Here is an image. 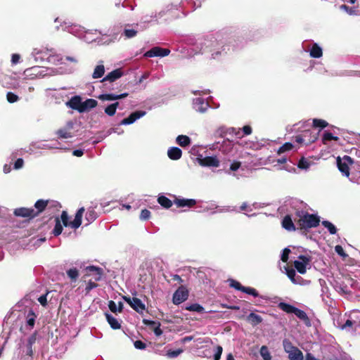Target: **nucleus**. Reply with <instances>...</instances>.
Returning <instances> with one entry per match:
<instances>
[{"instance_id":"obj_47","label":"nucleus","mask_w":360,"mask_h":360,"mask_svg":"<svg viewBox=\"0 0 360 360\" xmlns=\"http://www.w3.org/2000/svg\"><path fill=\"white\" fill-rule=\"evenodd\" d=\"M63 231V226L58 219L56 220L54 229L53 230V234L55 236H59Z\"/></svg>"},{"instance_id":"obj_17","label":"nucleus","mask_w":360,"mask_h":360,"mask_svg":"<svg viewBox=\"0 0 360 360\" xmlns=\"http://www.w3.org/2000/svg\"><path fill=\"white\" fill-rule=\"evenodd\" d=\"M16 216L22 217H34L37 215L36 211L32 208L20 207L17 208L14 211Z\"/></svg>"},{"instance_id":"obj_56","label":"nucleus","mask_w":360,"mask_h":360,"mask_svg":"<svg viewBox=\"0 0 360 360\" xmlns=\"http://www.w3.org/2000/svg\"><path fill=\"white\" fill-rule=\"evenodd\" d=\"M292 283L296 285H305L307 282L302 278L300 276L295 275V279L292 281Z\"/></svg>"},{"instance_id":"obj_11","label":"nucleus","mask_w":360,"mask_h":360,"mask_svg":"<svg viewBox=\"0 0 360 360\" xmlns=\"http://www.w3.org/2000/svg\"><path fill=\"white\" fill-rule=\"evenodd\" d=\"M124 300L130 305V307L139 314L146 310V306L142 301L136 297H124Z\"/></svg>"},{"instance_id":"obj_55","label":"nucleus","mask_w":360,"mask_h":360,"mask_svg":"<svg viewBox=\"0 0 360 360\" xmlns=\"http://www.w3.org/2000/svg\"><path fill=\"white\" fill-rule=\"evenodd\" d=\"M230 285L231 287L243 292V289L244 286H243L239 282L235 281V280H230Z\"/></svg>"},{"instance_id":"obj_6","label":"nucleus","mask_w":360,"mask_h":360,"mask_svg":"<svg viewBox=\"0 0 360 360\" xmlns=\"http://www.w3.org/2000/svg\"><path fill=\"white\" fill-rule=\"evenodd\" d=\"M61 27L63 30L67 31L79 39L86 40V34L89 33L80 25H68L65 22Z\"/></svg>"},{"instance_id":"obj_37","label":"nucleus","mask_w":360,"mask_h":360,"mask_svg":"<svg viewBox=\"0 0 360 360\" xmlns=\"http://www.w3.org/2000/svg\"><path fill=\"white\" fill-rule=\"evenodd\" d=\"M118 105H119L118 102H116V103L109 105L108 106H107L105 108V112L109 116L114 115L115 114V112H116V110H117V108L118 107Z\"/></svg>"},{"instance_id":"obj_44","label":"nucleus","mask_w":360,"mask_h":360,"mask_svg":"<svg viewBox=\"0 0 360 360\" xmlns=\"http://www.w3.org/2000/svg\"><path fill=\"white\" fill-rule=\"evenodd\" d=\"M322 224L326 227L330 234H335L337 232L335 226L328 221H323Z\"/></svg>"},{"instance_id":"obj_32","label":"nucleus","mask_w":360,"mask_h":360,"mask_svg":"<svg viewBox=\"0 0 360 360\" xmlns=\"http://www.w3.org/2000/svg\"><path fill=\"white\" fill-rule=\"evenodd\" d=\"M105 73V67L103 64L98 65L94 70L92 77L94 79H98L103 76Z\"/></svg>"},{"instance_id":"obj_53","label":"nucleus","mask_w":360,"mask_h":360,"mask_svg":"<svg viewBox=\"0 0 360 360\" xmlns=\"http://www.w3.org/2000/svg\"><path fill=\"white\" fill-rule=\"evenodd\" d=\"M7 100L9 103H13L18 101L19 98L18 96L12 93V92H8L6 95Z\"/></svg>"},{"instance_id":"obj_28","label":"nucleus","mask_w":360,"mask_h":360,"mask_svg":"<svg viewBox=\"0 0 360 360\" xmlns=\"http://www.w3.org/2000/svg\"><path fill=\"white\" fill-rule=\"evenodd\" d=\"M282 226L287 231H292L295 230V226L289 215H286L282 221Z\"/></svg>"},{"instance_id":"obj_54","label":"nucleus","mask_w":360,"mask_h":360,"mask_svg":"<svg viewBox=\"0 0 360 360\" xmlns=\"http://www.w3.org/2000/svg\"><path fill=\"white\" fill-rule=\"evenodd\" d=\"M298 167L300 168V169H307L309 168V162H308L307 160H306L305 158H302L298 162V165H297Z\"/></svg>"},{"instance_id":"obj_19","label":"nucleus","mask_w":360,"mask_h":360,"mask_svg":"<svg viewBox=\"0 0 360 360\" xmlns=\"http://www.w3.org/2000/svg\"><path fill=\"white\" fill-rule=\"evenodd\" d=\"M209 107V103L202 98L193 100V108L200 112H204Z\"/></svg>"},{"instance_id":"obj_61","label":"nucleus","mask_w":360,"mask_h":360,"mask_svg":"<svg viewBox=\"0 0 360 360\" xmlns=\"http://www.w3.org/2000/svg\"><path fill=\"white\" fill-rule=\"evenodd\" d=\"M150 212L148 210H143L141 212L140 218L142 220L148 219L150 217Z\"/></svg>"},{"instance_id":"obj_7","label":"nucleus","mask_w":360,"mask_h":360,"mask_svg":"<svg viewBox=\"0 0 360 360\" xmlns=\"http://www.w3.org/2000/svg\"><path fill=\"white\" fill-rule=\"evenodd\" d=\"M37 340L36 334L31 335L27 340L26 342L20 340L19 344V349L22 354H25L30 356L33 355L32 346L35 343Z\"/></svg>"},{"instance_id":"obj_4","label":"nucleus","mask_w":360,"mask_h":360,"mask_svg":"<svg viewBox=\"0 0 360 360\" xmlns=\"http://www.w3.org/2000/svg\"><path fill=\"white\" fill-rule=\"evenodd\" d=\"M283 346L285 352L288 353L290 360L304 359V356L302 351L297 347H295L289 340H283Z\"/></svg>"},{"instance_id":"obj_8","label":"nucleus","mask_w":360,"mask_h":360,"mask_svg":"<svg viewBox=\"0 0 360 360\" xmlns=\"http://www.w3.org/2000/svg\"><path fill=\"white\" fill-rule=\"evenodd\" d=\"M319 218L314 214H306L300 220L299 223L303 229L316 227L319 224Z\"/></svg>"},{"instance_id":"obj_35","label":"nucleus","mask_w":360,"mask_h":360,"mask_svg":"<svg viewBox=\"0 0 360 360\" xmlns=\"http://www.w3.org/2000/svg\"><path fill=\"white\" fill-rule=\"evenodd\" d=\"M109 309L112 312H121L122 310L123 304L122 302H119L118 305L114 301H110L108 303Z\"/></svg>"},{"instance_id":"obj_48","label":"nucleus","mask_w":360,"mask_h":360,"mask_svg":"<svg viewBox=\"0 0 360 360\" xmlns=\"http://www.w3.org/2000/svg\"><path fill=\"white\" fill-rule=\"evenodd\" d=\"M293 148V145L291 143H285L281 146L278 150V153L281 154L286 151L291 150Z\"/></svg>"},{"instance_id":"obj_36","label":"nucleus","mask_w":360,"mask_h":360,"mask_svg":"<svg viewBox=\"0 0 360 360\" xmlns=\"http://www.w3.org/2000/svg\"><path fill=\"white\" fill-rule=\"evenodd\" d=\"M294 314L301 320L304 321L306 323H309V318L305 311L296 308Z\"/></svg>"},{"instance_id":"obj_57","label":"nucleus","mask_w":360,"mask_h":360,"mask_svg":"<svg viewBox=\"0 0 360 360\" xmlns=\"http://www.w3.org/2000/svg\"><path fill=\"white\" fill-rule=\"evenodd\" d=\"M182 352H183V350L181 349H179L176 350L169 351L167 352V356L169 358H175V357L178 356L179 354H181Z\"/></svg>"},{"instance_id":"obj_51","label":"nucleus","mask_w":360,"mask_h":360,"mask_svg":"<svg viewBox=\"0 0 360 360\" xmlns=\"http://www.w3.org/2000/svg\"><path fill=\"white\" fill-rule=\"evenodd\" d=\"M243 292L245 293H247L248 295H251L255 297H258V295H259L257 290L255 288H250V287H245L244 286V288L243 289Z\"/></svg>"},{"instance_id":"obj_27","label":"nucleus","mask_w":360,"mask_h":360,"mask_svg":"<svg viewBox=\"0 0 360 360\" xmlns=\"http://www.w3.org/2000/svg\"><path fill=\"white\" fill-rule=\"evenodd\" d=\"M174 203L179 207H191L195 204V200L193 199H176Z\"/></svg>"},{"instance_id":"obj_62","label":"nucleus","mask_w":360,"mask_h":360,"mask_svg":"<svg viewBox=\"0 0 360 360\" xmlns=\"http://www.w3.org/2000/svg\"><path fill=\"white\" fill-rule=\"evenodd\" d=\"M134 345L135 348H136L138 349H143L146 347V344L141 340L135 341L134 343Z\"/></svg>"},{"instance_id":"obj_15","label":"nucleus","mask_w":360,"mask_h":360,"mask_svg":"<svg viewBox=\"0 0 360 360\" xmlns=\"http://www.w3.org/2000/svg\"><path fill=\"white\" fill-rule=\"evenodd\" d=\"M169 50L167 49H162L159 46H155L151 49L150 50L148 51L145 53L144 56L146 57L151 58L155 56H166L169 55Z\"/></svg>"},{"instance_id":"obj_13","label":"nucleus","mask_w":360,"mask_h":360,"mask_svg":"<svg viewBox=\"0 0 360 360\" xmlns=\"http://www.w3.org/2000/svg\"><path fill=\"white\" fill-rule=\"evenodd\" d=\"M50 52H53L52 49H34L32 52V56L36 62H44L46 61L47 56H49Z\"/></svg>"},{"instance_id":"obj_60","label":"nucleus","mask_w":360,"mask_h":360,"mask_svg":"<svg viewBox=\"0 0 360 360\" xmlns=\"http://www.w3.org/2000/svg\"><path fill=\"white\" fill-rule=\"evenodd\" d=\"M124 32L127 38H131L136 34V31L132 29H127Z\"/></svg>"},{"instance_id":"obj_12","label":"nucleus","mask_w":360,"mask_h":360,"mask_svg":"<svg viewBox=\"0 0 360 360\" xmlns=\"http://www.w3.org/2000/svg\"><path fill=\"white\" fill-rule=\"evenodd\" d=\"M217 41L215 40L211 39H205L203 43L201 49L202 53H212V58H216L217 56L219 54V51H215V46H217Z\"/></svg>"},{"instance_id":"obj_46","label":"nucleus","mask_w":360,"mask_h":360,"mask_svg":"<svg viewBox=\"0 0 360 360\" xmlns=\"http://www.w3.org/2000/svg\"><path fill=\"white\" fill-rule=\"evenodd\" d=\"M260 354L264 360H271V356L266 346H262L260 349Z\"/></svg>"},{"instance_id":"obj_16","label":"nucleus","mask_w":360,"mask_h":360,"mask_svg":"<svg viewBox=\"0 0 360 360\" xmlns=\"http://www.w3.org/2000/svg\"><path fill=\"white\" fill-rule=\"evenodd\" d=\"M75 267L79 270V275L83 278L90 275V264L88 262L77 261L75 262Z\"/></svg>"},{"instance_id":"obj_40","label":"nucleus","mask_w":360,"mask_h":360,"mask_svg":"<svg viewBox=\"0 0 360 360\" xmlns=\"http://www.w3.org/2000/svg\"><path fill=\"white\" fill-rule=\"evenodd\" d=\"M158 202L165 208H169L172 205V202L165 196H160L158 199Z\"/></svg>"},{"instance_id":"obj_26","label":"nucleus","mask_w":360,"mask_h":360,"mask_svg":"<svg viewBox=\"0 0 360 360\" xmlns=\"http://www.w3.org/2000/svg\"><path fill=\"white\" fill-rule=\"evenodd\" d=\"M167 155L170 159L176 160L181 158L182 151L177 147H172L168 150Z\"/></svg>"},{"instance_id":"obj_9","label":"nucleus","mask_w":360,"mask_h":360,"mask_svg":"<svg viewBox=\"0 0 360 360\" xmlns=\"http://www.w3.org/2000/svg\"><path fill=\"white\" fill-rule=\"evenodd\" d=\"M353 161L348 155H345L342 158L338 157L337 158V165L339 170L346 176L349 175V165H352Z\"/></svg>"},{"instance_id":"obj_30","label":"nucleus","mask_w":360,"mask_h":360,"mask_svg":"<svg viewBox=\"0 0 360 360\" xmlns=\"http://www.w3.org/2000/svg\"><path fill=\"white\" fill-rule=\"evenodd\" d=\"M247 320L253 326H256L262 322V318L255 313H250L248 316Z\"/></svg>"},{"instance_id":"obj_14","label":"nucleus","mask_w":360,"mask_h":360,"mask_svg":"<svg viewBox=\"0 0 360 360\" xmlns=\"http://www.w3.org/2000/svg\"><path fill=\"white\" fill-rule=\"evenodd\" d=\"M198 162L203 167H217L219 166V160L216 156H207L202 158H198Z\"/></svg>"},{"instance_id":"obj_58","label":"nucleus","mask_w":360,"mask_h":360,"mask_svg":"<svg viewBox=\"0 0 360 360\" xmlns=\"http://www.w3.org/2000/svg\"><path fill=\"white\" fill-rule=\"evenodd\" d=\"M290 252V250L288 248H285L283 250L281 259L283 262H286L288 261Z\"/></svg>"},{"instance_id":"obj_29","label":"nucleus","mask_w":360,"mask_h":360,"mask_svg":"<svg viewBox=\"0 0 360 360\" xmlns=\"http://www.w3.org/2000/svg\"><path fill=\"white\" fill-rule=\"evenodd\" d=\"M63 60V58L59 56V55H57V54H55V52L53 50V52H50V54H49V56H47V58H46V61L49 63H51V64H58V63H61L60 61Z\"/></svg>"},{"instance_id":"obj_10","label":"nucleus","mask_w":360,"mask_h":360,"mask_svg":"<svg viewBox=\"0 0 360 360\" xmlns=\"http://www.w3.org/2000/svg\"><path fill=\"white\" fill-rule=\"evenodd\" d=\"M188 291L186 287L180 286L174 293L172 302L174 304H179L188 299Z\"/></svg>"},{"instance_id":"obj_21","label":"nucleus","mask_w":360,"mask_h":360,"mask_svg":"<svg viewBox=\"0 0 360 360\" xmlns=\"http://www.w3.org/2000/svg\"><path fill=\"white\" fill-rule=\"evenodd\" d=\"M123 75L122 71L120 69H116L110 73H108L103 79L102 82L108 81L112 82L117 79L120 78Z\"/></svg>"},{"instance_id":"obj_41","label":"nucleus","mask_w":360,"mask_h":360,"mask_svg":"<svg viewBox=\"0 0 360 360\" xmlns=\"http://www.w3.org/2000/svg\"><path fill=\"white\" fill-rule=\"evenodd\" d=\"M56 134L60 138L63 139L70 138L72 136V133L69 131L68 129L65 128L60 129L59 130L57 131Z\"/></svg>"},{"instance_id":"obj_3","label":"nucleus","mask_w":360,"mask_h":360,"mask_svg":"<svg viewBox=\"0 0 360 360\" xmlns=\"http://www.w3.org/2000/svg\"><path fill=\"white\" fill-rule=\"evenodd\" d=\"M84 212V208L81 207L77 212L75 219L73 221H69V216L68 213L65 211L62 212L61 214V220L65 226H70L71 228L76 229L79 228L82 224V218L83 213Z\"/></svg>"},{"instance_id":"obj_63","label":"nucleus","mask_w":360,"mask_h":360,"mask_svg":"<svg viewBox=\"0 0 360 360\" xmlns=\"http://www.w3.org/2000/svg\"><path fill=\"white\" fill-rule=\"evenodd\" d=\"M24 161L22 158H18L14 163V169H19L22 167Z\"/></svg>"},{"instance_id":"obj_25","label":"nucleus","mask_w":360,"mask_h":360,"mask_svg":"<svg viewBox=\"0 0 360 360\" xmlns=\"http://www.w3.org/2000/svg\"><path fill=\"white\" fill-rule=\"evenodd\" d=\"M105 317L108 323L112 329L116 330L120 328L121 324L117 318L108 313H105Z\"/></svg>"},{"instance_id":"obj_45","label":"nucleus","mask_w":360,"mask_h":360,"mask_svg":"<svg viewBox=\"0 0 360 360\" xmlns=\"http://www.w3.org/2000/svg\"><path fill=\"white\" fill-rule=\"evenodd\" d=\"M186 309L191 311L203 312L204 308L199 304H193L186 307Z\"/></svg>"},{"instance_id":"obj_24","label":"nucleus","mask_w":360,"mask_h":360,"mask_svg":"<svg viewBox=\"0 0 360 360\" xmlns=\"http://www.w3.org/2000/svg\"><path fill=\"white\" fill-rule=\"evenodd\" d=\"M233 148V141L225 139L222 141L219 146V150L225 154H228L231 152L232 149Z\"/></svg>"},{"instance_id":"obj_50","label":"nucleus","mask_w":360,"mask_h":360,"mask_svg":"<svg viewBox=\"0 0 360 360\" xmlns=\"http://www.w3.org/2000/svg\"><path fill=\"white\" fill-rule=\"evenodd\" d=\"M285 274L288 276V277L292 282V281L295 279V275H296L295 270L292 268L285 267Z\"/></svg>"},{"instance_id":"obj_2","label":"nucleus","mask_w":360,"mask_h":360,"mask_svg":"<svg viewBox=\"0 0 360 360\" xmlns=\"http://www.w3.org/2000/svg\"><path fill=\"white\" fill-rule=\"evenodd\" d=\"M68 108L82 113L90 108V98L82 101L80 96H74L65 103Z\"/></svg>"},{"instance_id":"obj_34","label":"nucleus","mask_w":360,"mask_h":360,"mask_svg":"<svg viewBox=\"0 0 360 360\" xmlns=\"http://www.w3.org/2000/svg\"><path fill=\"white\" fill-rule=\"evenodd\" d=\"M310 56L313 58H320L322 56V49L314 44L310 50Z\"/></svg>"},{"instance_id":"obj_31","label":"nucleus","mask_w":360,"mask_h":360,"mask_svg":"<svg viewBox=\"0 0 360 360\" xmlns=\"http://www.w3.org/2000/svg\"><path fill=\"white\" fill-rule=\"evenodd\" d=\"M66 274L68 275V277L71 280L72 282H75L78 277H79V270L77 267H72L66 271Z\"/></svg>"},{"instance_id":"obj_52","label":"nucleus","mask_w":360,"mask_h":360,"mask_svg":"<svg viewBox=\"0 0 360 360\" xmlns=\"http://www.w3.org/2000/svg\"><path fill=\"white\" fill-rule=\"evenodd\" d=\"M313 124L315 127L324 128L327 127L328 123L323 120L314 119L313 120Z\"/></svg>"},{"instance_id":"obj_43","label":"nucleus","mask_w":360,"mask_h":360,"mask_svg":"<svg viewBox=\"0 0 360 360\" xmlns=\"http://www.w3.org/2000/svg\"><path fill=\"white\" fill-rule=\"evenodd\" d=\"M338 139V137L333 136L332 133L325 131L323 135L322 141L324 144H326L328 143V141H331V140L337 141Z\"/></svg>"},{"instance_id":"obj_42","label":"nucleus","mask_w":360,"mask_h":360,"mask_svg":"<svg viewBox=\"0 0 360 360\" xmlns=\"http://www.w3.org/2000/svg\"><path fill=\"white\" fill-rule=\"evenodd\" d=\"M46 205H47V201H45L43 200H37L34 204V207L37 210V212H36L37 214L38 213L42 212L46 207Z\"/></svg>"},{"instance_id":"obj_22","label":"nucleus","mask_w":360,"mask_h":360,"mask_svg":"<svg viewBox=\"0 0 360 360\" xmlns=\"http://www.w3.org/2000/svg\"><path fill=\"white\" fill-rule=\"evenodd\" d=\"M103 276V269L91 265V280L94 279L95 281H101Z\"/></svg>"},{"instance_id":"obj_38","label":"nucleus","mask_w":360,"mask_h":360,"mask_svg":"<svg viewBox=\"0 0 360 360\" xmlns=\"http://www.w3.org/2000/svg\"><path fill=\"white\" fill-rule=\"evenodd\" d=\"M36 315L32 311H29L27 315V325L30 328H32L34 326Z\"/></svg>"},{"instance_id":"obj_18","label":"nucleus","mask_w":360,"mask_h":360,"mask_svg":"<svg viewBox=\"0 0 360 360\" xmlns=\"http://www.w3.org/2000/svg\"><path fill=\"white\" fill-rule=\"evenodd\" d=\"M146 115L145 111H136L132 112L128 117L124 118L122 120L121 124H130L134 123L136 120L141 118V117L144 116Z\"/></svg>"},{"instance_id":"obj_23","label":"nucleus","mask_w":360,"mask_h":360,"mask_svg":"<svg viewBox=\"0 0 360 360\" xmlns=\"http://www.w3.org/2000/svg\"><path fill=\"white\" fill-rule=\"evenodd\" d=\"M128 96L127 93H124L121 94H101L98 96V98L103 101H115L120 98H125Z\"/></svg>"},{"instance_id":"obj_1","label":"nucleus","mask_w":360,"mask_h":360,"mask_svg":"<svg viewBox=\"0 0 360 360\" xmlns=\"http://www.w3.org/2000/svg\"><path fill=\"white\" fill-rule=\"evenodd\" d=\"M72 71V68L64 69L63 67L59 68L56 71L51 69L45 68L40 66H33L27 68L24 71V75L27 79H34L37 77H44L47 75H51L53 73H70Z\"/></svg>"},{"instance_id":"obj_5","label":"nucleus","mask_w":360,"mask_h":360,"mask_svg":"<svg viewBox=\"0 0 360 360\" xmlns=\"http://www.w3.org/2000/svg\"><path fill=\"white\" fill-rule=\"evenodd\" d=\"M311 257L309 255H300L297 259L295 260L293 265L295 269L300 274H304L307 269L311 268Z\"/></svg>"},{"instance_id":"obj_59","label":"nucleus","mask_w":360,"mask_h":360,"mask_svg":"<svg viewBox=\"0 0 360 360\" xmlns=\"http://www.w3.org/2000/svg\"><path fill=\"white\" fill-rule=\"evenodd\" d=\"M340 9L344 10L346 12H347L349 15H352V14H354L356 13V10L354 8H349V7H348L345 4L341 5L340 6Z\"/></svg>"},{"instance_id":"obj_64","label":"nucleus","mask_w":360,"mask_h":360,"mask_svg":"<svg viewBox=\"0 0 360 360\" xmlns=\"http://www.w3.org/2000/svg\"><path fill=\"white\" fill-rule=\"evenodd\" d=\"M39 302L44 307L47 304V294L42 295L38 298Z\"/></svg>"},{"instance_id":"obj_39","label":"nucleus","mask_w":360,"mask_h":360,"mask_svg":"<svg viewBox=\"0 0 360 360\" xmlns=\"http://www.w3.org/2000/svg\"><path fill=\"white\" fill-rule=\"evenodd\" d=\"M278 307L281 309H282L283 311H285L286 313H293L294 314L295 310L296 309V307H295L289 304L284 303V302H281L278 304Z\"/></svg>"},{"instance_id":"obj_20","label":"nucleus","mask_w":360,"mask_h":360,"mask_svg":"<svg viewBox=\"0 0 360 360\" xmlns=\"http://www.w3.org/2000/svg\"><path fill=\"white\" fill-rule=\"evenodd\" d=\"M309 134V132L306 131L302 135L296 136V142L298 143H304L305 144L314 142L317 139V134H314L310 137V139H307V137L308 136Z\"/></svg>"},{"instance_id":"obj_49","label":"nucleus","mask_w":360,"mask_h":360,"mask_svg":"<svg viewBox=\"0 0 360 360\" xmlns=\"http://www.w3.org/2000/svg\"><path fill=\"white\" fill-rule=\"evenodd\" d=\"M223 352V348L220 345H217L214 351V360H219Z\"/></svg>"},{"instance_id":"obj_33","label":"nucleus","mask_w":360,"mask_h":360,"mask_svg":"<svg viewBox=\"0 0 360 360\" xmlns=\"http://www.w3.org/2000/svg\"><path fill=\"white\" fill-rule=\"evenodd\" d=\"M177 143L181 147H186L191 143V139L188 136L184 135H179L176 138Z\"/></svg>"}]
</instances>
